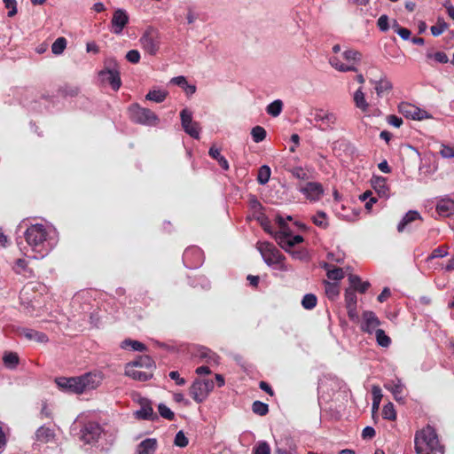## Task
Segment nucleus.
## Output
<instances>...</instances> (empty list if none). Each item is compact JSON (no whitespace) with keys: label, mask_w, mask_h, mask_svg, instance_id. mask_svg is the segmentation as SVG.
<instances>
[{"label":"nucleus","mask_w":454,"mask_h":454,"mask_svg":"<svg viewBox=\"0 0 454 454\" xmlns=\"http://www.w3.org/2000/svg\"><path fill=\"white\" fill-rule=\"evenodd\" d=\"M121 347L124 348H130L132 350L141 351V352L146 350V347L144 343H142L138 340H129V339L125 340L122 342Z\"/></svg>","instance_id":"obj_43"},{"label":"nucleus","mask_w":454,"mask_h":454,"mask_svg":"<svg viewBox=\"0 0 454 454\" xmlns=\"http://www.w3.org/2000/svg\"><path fill=\"white\" fill-rule=\"evenodd\" d=\"M208 154L211 158L217 160L220 167L224 170H229L230 166L228 160L223 156L220 153V150L215 148V146L210 147L208 151Z\"/></svg>","instance_id":"obj_28"},{"label":"nucleus","mask_w":454,"mask_h":454,"mask_svg":"<svg viewBox=\"0 0 454 454\" xmlns=\"http://www.w3.org/2000/svg\"><path fill=\"white\" fill-rule=\"evenodd\" d=\"M55 434L52 429L45 426L40 427L35 432V439L38 442L47 443L54 440Z\"/></svg>","instance_id":"obj_25"},{"label":"nucleus","mask_w":454,"mask_h":454,"mask_svg":"<svg viewBox=\"0 0 454 454\" xmlns=\"http://www.w3.org/2000/svg\"><path fill=\"white\" fill-rule=\"evenodd\" d=\"M252 411L259 416H265L269 413V405L261 401H254L252 404Z\"/></svg>","instance_id":"obj_39"},{"label":"nucleus","mask_w":454,"mask_h":454,"mask_svg":"<svg viewBox=\"0 0 454 454\" xmlns=\"http://www.w3.org/2000/svg\"><path fill=\"white\" fill-rule=\"evenodd\" d=\"M327 277H328V278L333 279V280H340L344 278V273H343L342 269L334 268L333 270H328Z\"/></svg>","instance_id":"obj_56"},{"label":"nucleus","mask_w":454,"mask_h":454,"mask_svg":"<svg viewBox=\"0 0 454 454\" xmlns=\"http://www.w3.org/2000/svg\"><path fill=\"white\" fill-rule=\"evenodd\" d=\"M140 43L142 48L150 55H156L160 49V39L158 31L154 28H148L141 36Z\"/></svg>","instance_id":"obj_9"},{"label":"nucleus","mask_w":454,"mask_h":454,"mask_svg":"<svg viewBox=\"0 0 454 454\" xmlns=\"http://www.w3.org/2000/svg\"><path fill=\"white\" fill-rule=\"evenodd\" d=\"M437 213L443 217H448L454 214V200L450 199H442L436 205Z\"/></svg>","instance_id":"obj_23"},{"label":"nucleus","mask_w":454,"mask_h":454,"mask_svg":"<svg viewBox=\"0 0 454 454\" xmlns=\"http://www.w3.org/2000/svg\"><path fill=\"white\" fill-rule=\"evenodd\" d=\"M130 120L138 124L155 126L159 122L157 115L150 109L141 107L137 104L129 107Z\"/></svg>","instance_id":"obj_6"},{"label":"nucleus","mask_w":454,"mask_h":454,"mask_svg":"<svg viewBox=\"0 0 454 454\" xmlns=\"http://www.w3.org/2000/svg\"><path fill=\"white\" fill-rule=\"evenodd\" d=\"M362 54L355 50H347L343 52V58L348 65H354L361 60Z\"/></svg>","instance_id":"obj_34"},{"label":"nucleus","mask_w":454,"mask_h":454,"mask_svg":"<svg viewBox=\"0 0 454 454\" xmlns=\"http://www.w3.org/2000/svg\"><path fill=\"white\" fill-rule=\"evenodd\" d=\"M276 223L279 227V231L274 232L273 236L275 240L283 249L289 251V249L296 244L303 241L302 236L292 235V231H290L286 220L280 215L276 216Z\"/></svg>","instance_id":"obj_3"},{"label":"nucleus","mask_w":454,"mask_h":454,"mask_svg":"<svg viewBox=\"0 0 454 454\" xmlns=\"http://www.w3.org/2000/svg\"><path fill=\"white\" fill-rule=\"evenodd\" d=\"M427 57L428 58L433 57L434 59V60L437 61L438 63L445 64V63H447L449 61L448 56L443 51H437V52H435L433 55L432 54H428Z\"/></svg>","instance_id":"obj_60"},{"label":"nucleus","mask_w":454,"mask_h":454,"mask_svg":"<svg viewBox=\"0 0 454 454\" xmlns=\"http://www.w3.org/2000/svg\"><path fill=\"white\" fill-rule=\"evenodd\" d=\"M102 82H107L111 88L117 91L121 86L119 65L114 59H107L105 61V68L99 72Z\"/></svg>","instance_id":"obj_5"},{"label":"nucleus","mask_w":454,"mask_h":454,"mask_svg":"<svg viewBox=\"0 0 454 454\" xmlns=\"http://www.w3.org/2000/svg\"><path fill=\"white\" fill-rule=\"evenodd\" d=\"M439 153L442 158L451 159L454 158V146H450L447 145H441V149Z\"/></svg>","instance_id":"obj_55"},{"label":"nucleus","mask_w":454,"mask_h":454,"mask_svg":"<svg viewBox=\"0 0 454 454\" xmlns=\"http://www.w3.org/2000/svg\"><path fill=\"white\" fill-rule=\"evenodd\" d=\"M380 322L374 312L372 311H364L363 313V324L361 328L364 332L372 333V331L377 330V327L380 325Z\"/></svg>","instance_id":"obj_19"},{"label":"nucleus","mask_w":454,"mask_h":454,"mask_svg":"<svg viewBox=\"0 0 454 454\" xmlns=\"http://www.w3.org/2000/svg\"><path fill=\"white\" fill-rule=\"evenodd\" d=\"M314 120L316 121H321L322 124L319 129L325 130L327 129H333V125L335 124L337 118L334 114L319 109L316 111Z\"/></svg>","instance_id":"obj_17"},{"label":"nucleus","mask_w":454,"mask_h":454,"mask_svg":"<svg viewBox=\"0 0 454 454\" xmlns=\"http://www.w3.org/2000/svg\"><path fill=\"white\" fill-rule=\"evenodd\" d=\"M129 23V16L122 9H118L114 12L111 24L113 33L119 35Z\"/></svg>","instance_id":"obj_16"},{"label":"nucleus","mask_w":454,"mask_h":454,"mask_svg":"<svg viewBox=\"0 0 454 454\" xmlns=\"http://www.w3.org/2000/svg\"><path fill=\"white\" fill-rule=\"evenodd\" d=\"M353 100L355 103V106L360 109L363 113H367L369 110V104L367 103L365 99L364 93L362 90V88H359L356 90V91L354 93Z\"/></svg>","instance_id":"obj_27"},{"label":"nucleus","mask_w":454,"mask_h":454,"mask_svg":"<svg viewBox=\"0 0 454 454\" xmlns=\"http://www.w3.org/2000/svg\"><path fill=\"white\" fill-rule=\"evenodd\" d=\"M267 132L262 126H255L251 130V136L255 143H260L266 138Z\"/></svg>","instance_id":"obj_38"},{"label":"nucleus","mask_w":454,"mask_h":454,"mask_svg":"<svg viewBox=\"0 0 454 454\" xmlns=\"http://www.w3.org/2000/svg\"><path fill=\"white\" fill-rule=\"evenodd\" d=\"M446 28H447V24L443 20L439 19L437 21V24L434 26H432L430 30L434 36H439L445 31Z\"/></svg>","instance_id":"obj_53"},{"label":"nucleus","mask_w":454,"mask_h":454,"mask_svg":"<svg viewBox=\"0 0 454 454\" xmlns=\"http://www.w3.org/2000/svg\"><path fill=\"white\" fill-rule=\"evenodd\" d=\"M4 6L9 10L8 17H13L17 13V2L16 0H3Z\"/></svg>","instance_id":"obj_57"},{"label":"nucleus","mask_w":454,"mask_h":454,"mask_svg":"<svg viewBox=\"0 0 454 454\" xmlns=\"http://www.w3.org/2000/svg\"><path fill=\"white\" fill-rule=\"evenodd\" d=\"M290 172L297 179H301V180L308 179V175L304 172V170L301 167H296V168L291 169Z\"/></svg>","instance_id":"obj_62"},{"label":"nucleus","mask_w":454,"mask_h":454,"mask_svg":"<svg viewBox=\"0 0 454 454\" xmlns=\"http://www.w3.org/2000/svg\"><path fill=\"white\" fill-rule=\"evenodd\" d=\"M368 198H370V200L365 203L366 209H370L372 204L377 201V199L375 197H372V192L370 191H366L360 196V200L362 201H365Z\"/></svg>","instance_id":"obj_58"},{"label":"nucleus","mask_w":454,"mask_h":454,"mask_svg":"<svg viewBox=\"0 0 454 454\" xmlns=\"http://www.w3.org/2000/svg\"><path fill=\"white\" fill-rule=\"evenodd\" d=\"M371 182L380 197H387L389 195V188L387 185L386 177L373 175Z\"/></svg>","instance_id":"obj_21"},{"label":"nucleus","mask_w":454,"mask_h":454,"mask_svg":"<svg viewBox=\"0 0 454 454\" xmlns=\"http://www.w3.org/2000/svg\"><path fill=\"white\" fill-rule=\"evenodd\" d=\"M356 291L351 287L345 292V303L348 306H356Z\"/></svg>","instance_id":"obj_48"},{"label":"nucleus","mask_w":454,"mask_h":454,"mask_svg":"<svg viewBox=\"0 0 454 454\" xmlns=\"http://www.w3.org/2000/svg\"><path fill=\"white\" fill-rule=\"evenodd\" d=\"M376 340L381 347L387 348L390 345L391 340L386 335L385 332L381 329H377L375 332Z\"/></svg>","instance_id":"obj_45"},{"label":"nucleus","mask_w":454,"mask_h":454,"mask_svg":"<svg viewBox=\"0 0 454 454\" xmlns=\"http://www.w3.org/2000/svg\"><path fill=\"white\" fill-rule=\"evenodd\" d=\"M300 192L306 195L308 200L317 201L322 197L324 189L320 183L309 182L305 186L300 188Z\"/></svg>","instance_id":"obj_15"},{"label":"nucleus","mask_w":454,"mask_h":454,"mask_svg":"<svg viewBox=\"0 0 454 454\" xmlns=\"http://www.w3.org/2000/svg\"><path fill=\"white\" fill-rule=\"evenodd\" d=\"M375 429L372 427H365L362 431L363 439H372L375 436Z\"/></svg>","instance_id":"obj_64"},{"label":"nucleus","mask_w":454,"mask_h":454,"mask_svg":"<svg viewBox=\"0 0 454 454\" xmlns=\"http://www.w3.org/2000/svg\"><path fill=\"white\" fill-rule=\"evenodd\" d=\"M126 59L130 63L137 64L140 60V53L137 50H130L127 52Z\"/></svg>","instance_id":"obj_59"},{"label":"nucleus","mask_w":454,"mask_h":454,"mask_svg":"<svg viewBox=\"0 0 454 454\" xmlns=\"http://www.w3.org/2000/svg\"><path fill=\"white\" fill-rule=\"evenodd\" d=\"M399 114L412 120L422 121L431 118V115L425 110L404 103L399 104Z\"/></svg>","instance_id":"obj_14"},{"label":"nucleus","mask_w":454,"mask_h":454,"mask_svg":"<svg viewBox=\"0 0 454 454\" xmlns=\"http://www.w3.org/2000/svg\"><path fill=\"white\" fill-rule=\"evenodd\" d=\"M348 280L350 283L351 287L355 291H358L361 294H364L367 291V289L370 287V283L368 281H362L360 277L356 275H349Z\"/></svg>","instance_id":"obj_26"},{"label":"nucleus","mask_w":454,"mask_h":454,"mask_svg":"<svg viewBox=\"0 0 454 454\" xmlns=\"http://www.w3.org/2000/svg\"><path fill=\"white\" fill-rule=\"evenodd\" d=\"M249 206L251 209L254 210V215L260 214V212H263V207L262 203L257 200V198L254 195L250 196Z\"/></svg>","instance_id":"obj_51"},{"label":"nucleus","mask_w":454,"mask_h":454,"mask_svg":"<svg viewBox=\"0 0 454 454\" xmlns=\"http://www.w3.org/2000/svg\"><path fill=\"white\" fill-rule=\"evenodd\" d=\"M158 411L160 415L168 420H173L175 419L174 412L163 403H160L158 406Z\"/></svg>","instance_id":"obj_52"},{"label":"nucleus","mask_w":454,"mask_h":454,"mask_svg":"<svg viewBox=\"0 0 454 454\" xmlns=\"http://www.w3.org/2000/svg\"><path fill=\"white\" fill-rule=\"evenodd\" d=\"M14 270L18 274H24L25 276H32L33 271L31 269L27 268V263L24 259H18L15 262Z\"/></svg>","instance_id":"obj_35"},{"label":"nucleus","mask_w":454,"mask_h":454,"mask_svg":"<svg viewBox=\"0 0 454 454\" xmlns=\"http://www.w3.org/2000/svg\"><path fill=\"white\" fill-rule=\"evenodd\" d=\"M414 443L417 454H444V447L440 443L435 430L430 426L416 434Z\"/></svg>","instance_id":"obj_2"},{"label":"nucleus","mask_w":454,"mask_h":454,"mask_svg":"<svg viewBox=\"0 0 454 454\" xmlns=\"http://www.w3.org/2000/svg\"><path fill=\"white\" fill-rule=\"evenodd\" d=\"M313 223L321 229H327L329 223L327 221V215L324 211H317L315 215L311 218Z\"/></svg>","instance_id":"obj_31"},{"label":"nucleus","mask_w":454,"mask_h":454,"mask_svg":"<svg viewBox=\"0 0 454 454\" xmlns=\"http://www.w3.org/2000/svg\"><path fill=\"white\" fill-rule=\"evenodd\" d=\"M157 449V440L147 438L142 441L137 448V454H154Z\"/></svg>","instance_id":"obj_24"},{"label":"nucleus","mask_w":454,"mask_h":454,"mask_svg":"<svg viewBox=\"0 0 454 454\" xmlns=\"http://www.w3.org/2000/svg\"><path fill=\"white\" fill-rule=\"evenodd\" d=\"M448 254H449L448 247L440 246L432 251L430 255L427 257V261H431L435 258H443V257L447 256Z\"/></svg>","instance_id":"obj_46"},{"label":"nucleus","mask_w":454,"mask_h":454,"mask_svg":"<svg viewBox=\"0 0 454 454\" xmlns=\"http://www.w3.org/2000/svg\"><path fill=\"white\" fill-rule=\"evenodd\" d=\"M283 109V102L280 99H276L273 102H271L270 105L266 107V112L268 114L277 117L278 116Z\"/></svg>","instance_id":"obj_32"},{"label":"nucleus","mask_w":454,"mask_h":454,"mask_svg":"<svg viewBox=\"0 0 454 454\" xmlns=\"http://www.w3.org/2000/svg\"><path fill=\"white\" fill-rule=\"evenodd\" d=\"M174 443L176 446L184 448L188 445L189 441L188 438L185 436L183 431H179L176 433L174 440Z\"/></svg>","instance_id":"obj_54"},{"label":"nucleus","mask_w":454,"mask_h":454,"mask_svg":"<svg viewBox=\"0 0 454 454\" xmlns=\"http://www.w3.org/2000/svg\"><path fill=\"white\" fill-rule=\"evenodd\" d=\"M3 361L7 368L14 369L19 364L20 358L17 353L6 352L3 356Z\"/></svg>","instance_id":"obj_30"},{"label":"nucleus","mask_w":454,"mask_h":454,"mask_svg":"<svg viewBox=\"0 0 454 454\" xmlns=\"http://www.w3.org/2000/svg\"><path fill=\"white\" fill-rule=\"evenodd\" d=\"M214 387L215 383L212 380L197 379L190 387L189 394L196 403H200L207 398Z\"/></svg>","instance_id":"obj_7"},{"label":"nucleus","mask_w":454,"mask_h":454,"mask_svg":"<svg viewBox=\"0 0 454 454\" xmlns=\"http://www.w3.org/2000/svg\"><path fill=\"white\" fill-rule=\"evenodd\" d=\"M382 416L386 419L395 420L396 418V412L395 410V406L392 403H388L383 407Z\"/></svg>","instance_id":"obj_47"},{"label":"nucleus","mask_w":454,"mask_h":454,"mask_svg":"<svg viewBox=\"0 0 454 454\" xmlns=\"http://www.w3.org/2000/svg\"><path fill=\"white\" fill-rule=\"evenodd\" d=\"M67 47V39L65 37H59L51 45V51L55 55L61 54Z\"/></svg>","instance_id":"obj_41"},{"label":"nucleus","mask_w":454,"mask_h":454,"mask_svg":"<svg viewBox=\"0 0 454 454\" xmlns=\"http://www.w3.org/2000/svg\"><path fill=\"white\" fill-rule=\"evenodd\" d=\"M168 96V92L164 90H151L147 93L145 98L156 103L163 102Z\"/></svg>","instance_id":"obj_37"},{"label":"nucleus","mask_w":454,"mask_h":454,"mask_svg":"<svg viewBox=\"0 0 454 454\" xmlns=\"http://www.w3.org/2000/svg\"><path fill=\"white\" fill-rule=\"evenodd\" d=\"M180 118L182 127L185 133L195 139L200 138V132L201 128L200 123L192 121V114L188 109L184 108L180 112Z\"/></svg>","instance_id":"obj_10"},{"label":"nucleus","mask_w":454,"mask_h":454,"mask_svg":"<svg viewBox=\"0 0 454 454\" xmlns=\"http://www.w3.org/2000/svg\"><path fill=\"white\" fill-rule=\"evenodd\" d=\"M200 357L207 359V362L216 363L218 356L210 349L203 348L200 350Z\"/></svg>","instance_id":"obj_50"},{"label":"nucleus","mask_w":454,"mask_h":454,"mask_svg":"<svg viewBox=\"0 0 454 454\" xmlns=\"http://www.w3.org/2000/svg\"><path fill=\"white\" fill-rule=\"evenodd\" d=\"M423 218L417 210L408 211L399 222V232L411 231L421 225Z\"/></svg>","instance_id":"obj_12"},{"label":"nucleus","mask_w":454,"mask_h":454,"mask_svg":"<svg viewBox=\"0 0 454 454\" xmlns=\"http://www.w3.org/2000/svg\"><path fill=\"white\" fill-rule=\"evenodd\" d=\"M270 168L267 165H262L258 170L257 182L260 184H267L270 178Z\"/></svg>","instance_id":"obj_33"},{"label":"nucleus","mask_w":454,"mask_h":454,"mask_svg":"<svg viewBox=\"0 0 454 454\" xmlns=\"http://www.w3.org/2000/svg\"><path fill=\"white\" fill-rule=\"evenodd\" d=\"M254 217L260 223L261 226L266 232L273 235L270 221L269 220V218L265 215V214L263 212H260V214L254 215Z\"/></svg>","instance_id":"obj_42"},{"label":"nucleus","mask_w":454,"mask_h":454,"mask_svg":"<svg viewBox=\"0 0 454 454\" xmlns=\"http://www.w3.org/2000/svg\"><path fill=\"white\" fill-rule=\"evenodd\" d=\"M48 235L49 233L45 226L41 223L32 224L24 233L27 245L31 247L34 251L41 253V257H43L47 254L46 250L43 253V247L44 242L47 240Z\"/></svg>","instance_id":"obj_4"},{"label":"nucleus","mask_w":454,"mask_h":454,"mask_svg":"<svg viewBox=\"0 0 454 454\" xmlns=\"http://www.w3.org/2000/svg\"><path fill=\"white\" fill-rule=\"evenodd\" d=\"M257 249L268 265H280L285 260V256L272 243L258 242Z\"/></svg>","instance_id":"obj_8"},{"label":"nucleus","mask_w":454,"mask_h":454,"mask_svg":"<svg viewBox=\"0 0 454 454\" xmlns=\"http://www.w3.org/2000/svg\"><path fill=\"white\" fill-rule=\"evenodd\" d=\"M252 454H270V447L266 442H259L254 446Z\"/></svg>","instance_id":"obj_49"},{"label":"nucleus","mask_w":454,"mask_h":454,"mask_svg":"<svg viewBox=\"0 0 454 454\" xmlns=\"http://www.w3.org/2000/svg\"><path fill=\"white\" fill-rule=\"evenodd\" d=\"M399 154L403 155H410L415 161L419 160V152L414 149L412 146L409 145H402L400 146V152Z\"/></svg>","instance_id":"obj_44"},{"label":"nucleus","mask_w":454,"mask_h":454,"mask_svg":"<svg viewBox=\"0 0 454 454\" xmlns=\"http://www.w3.org/2000/svg\"><path fill=\"white\" fill-rule=\"evenodd\" d=\"M169 377L171 380L176 381V384L178 386H184L186 383V380L180 377V374L177 371H172L169 372Z\"/></svg>","instance_id":"obj_63"},{"label":"nucleus","mask_w":454,"mask_h":454,"mask_svg":"<svg viewBox=\"0 0 454 454\" xmlns=\"http://www.w3.org/2000/svg\"><path fill=\"white\" fill-rule=\"evenodd\" d=\"M141 408L136 412L137 418L146 420H155L158 416L153 412L151 402L146 398L140 400Z\"/></svg>","instance_id":"obj_20"},{"label":"nucleus","mask_w":454,"mask_h":454,"mask_svg":"<svg viewBox=\"0 0 454 454\" xmlns=\"http://www.w3.org/2000/svg\"><path fill=\"white\" fill-rule=\"evenodd\" d=\"M153 360L148 356H140L138 359L133 361L130 364H128L127 365H134V367L137 368H143L145 367L146 369H151L153 367Z\"/></svg>","instance_id":"obj_36"},{"label":"nucleus","mask_w":454,"mask_h":454,"mask_svg":"<svg viewBox=\"0 0 454 454\" xmlns=\"http://www.w3.org/2000/svg\"><path fill=\"white\" fill-rule=\"evenodd\" d=\"M35 284L33 282L27 283L23 286L20 293V303L26 307H31L35 309V301L41 296V294H36Z\"/></svg>","instance_id":"obj_13"},{"label":"nucleus","mask_w":454,"mask_h":454,"mask_svg":"<svg viewBox=\"0 0 454 454\" xmlns=\"http://www.w3.org/2000/svg\"><path fill=\"white\" fill-rule=\"evenodd\" d=\"M101 427L96 422H88L80 430V440L86 444H90L98 441L101 434Z\"/></svg>","instance_id":"obj_11"},{"label":"nucleus","mask_w":454,"mask_h":454,"mask_svg":"<svg viewBox=\"0 0 454 454\" xmlns=\"http://www.w3.org/2000/svg\"><path fill=\"white\" fill-rule=\"evenodd\" d=\"M19 336H24L28 340H34L38 343H45L49 340L44 333L38 332L34 329L20 327L16 331Z\"/></svg>","instance_id":"obj_18"},{"label":"nucleus","mask_w":454,"mask_h":454,"mask_svg":"<svg viewBox=\"0 0 454 454\" xmlns=\"http://www.w3.org/2000/svg\"><path fill=\"white\" fill-rule=\"evenodd\" d=\"M317 298L313 294H307L301 300V305L305 309H312L317 306Z\"/></svg>","instance_id":"obj_40"},{"label":"nucleus","mask_w":454,"mask_h":454,"mask_svg":"<svg viewBox=\"0 0 454 454\" xmlns=\"http://www.w3.org/2000/svg\"><path fill=\"white\" fill-rule=\"evenodd\" d=\"M329 62L333 67L340 72L357 71L354 65L344 64L337 57H332Z\"/></svg>","instance_id":"obj_29"},{"label":"nucleus","mask_w":454,"mask_h":454,"mask_svg":"<svg viewBox=\"0 0 454 454\" xmlns=\"http://www.w3.org/2000/svg\"><path fill=\"white\" fill-rule=\"evenodd\" d=\"M377 25L381 31H387L389 28L388 17L381 15L377 21Z\"/></svg>","instance_id":"obj_61"},{"label":"nucleus","mask_w":454,"mask_h":454,"mask_svg":"<svg viewBox=\"0 0 454 454\" xmlns=\"http://www.w3.org/2000/svg\"><path fill=\"white\" fill-rule=\"evenodd\" d=\"M125 374L139 381H146L153 377L151 372L141 371L140 368L134 367V365H127Z\"/></svg>","instance_id":"obj_22"},{"label":"nucleus","mask_w":454,"mask_h":454,"mask_svg":"<svg viewBox=\"0 0 454 454\" xmlns=\"http://www.w3.org/2000/svg\"><path fill=\"white\" fill-rule=\"evenodd\" d=\"M102 380L101 373L90 372L76 377H59L55 379V383L63 392L80 395L97 388Z\"/></svg>","instance_id":"obj_1"}]
</instances>
